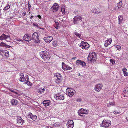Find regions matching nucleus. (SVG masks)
Wrapping results in <instances>:
<instances>
[{"instance_id": "nucleus-1", "label": "nucleus", "mask_w": 128, "mask_h": 128, "mask_svg": "<svg viewBox=\"0 0 128 128\" xmlns=\"http://www.w3.org/2000/svg\"><path fill=\"white\" fill-rule=\"evenodd\" d=\"M20 78L19 79L20 81L22 82H25V83L29 86H30L32 85V84L28 80L29 78L28 75H26V76L24 77V74L22 73L20 74Z\"/></svg>"}, {"instance_id": "nucleus-2", "label": "nucleus", "mask_w": 128, "mask_h": 128, "mask_svg": "<svg viewBox=\"0 0 128 128\" xmlns=\"http://www.w3.org/2000/svg\"><path fill=\"white\" fill-rule=\"evenodd\" d=\"M40 56L45 61H48L50 59V56L48 52L46 51H42L40 52Z\"/></svg>"}, {"instance_id": "nucleus-3", "label": "nucleus", "mask_w": 128, "mask_h": 128, "mask_svg": "<svg viewBox=\"0 0 128 128\" xmlns=\"http://www.w3.org/2000/svg\"><path fill=\"white\" fill-rule=\"evenodd\" d=\"M96 54L95 52L90 53L88 58V61L91 62H96Z\"/></svg>"}, {"instance_id": "nucleus-4", "label": "nucleus", "mask_w": 128, "mask_h": 128, "mask_svg": "<svg viewBox=\"0 0 128 128\" xmlns=\"http://www.w3.org/2000/svg\"><path fill=\"white\" fill-rule=\"evenodd\" d=\"M40 34L36 32L34 33L32 36V40L36 43L40 42L39 40Z\"/></svg>"}, {"instance_id": "nucleus-5", "label": "nucleus", "mask_w": 128, "mask_h": 128, "mask_svg": "<svg viewBox=\"0 0 128 128\" xmlns=\"http://www.w3.org/2000/svg\"><path fill=\"white\" fill-rule=\"evenodd\" d=\"M88 113V112L86 109H84L83 108L80 109L78 110V115L80 116H82L83 117H84L85 116L84 114H87Z\"/></svg>"}, {"instance_id": "nucleus-6", "label": "nucleus", "mask_w": 128, "mask_h": 128, "mask_svg": "<svg viewBox=\"0 0 128 128\" xmlns=\"http://www.w3.org/2000/svg\"><path fill=\"white\" fill-rule=\"evenodd\" d=\"M75 92V90L72 89L68 88L66 90V94L71 97L74 95Z\"/></svg>"}, {"instance_id": "nucleus-7", "label": "nucleus", "mask_w": 128, "mask_h": 128, "mask_svg": "<svg viewBox=\"0 0 128 128\" xmlns=\"http://www.w3.org/2000/svg\"><path fill=\"white\" fill-rule=\"evenodd\" d=\"M111 122L110 120H104L102 124H101V126L107 128L111 124Z\"/></svg>"}, {"instance_id": "nucleus-8", "label": "nucleus", "mask_w": 128, "mask_h": 128, "mask_svg": "<svg viewBox=\"0 0 128 128\" xmlns=\"http://www.w3.org/2000/svg\"><path fill=\"white\" fill-rule=\"evenodd\" d=\"M80 47L83 49L87 50L90 48V46L87 42H82L80 44Z\"/></svg>"}, {"instance_id": "nucleus-9", "label": "nucleus", "mask_w": 128, "mask_h": 128, "mask_svg": "<svg viewBox=\"0 0 128 128\" xmlns=\"http://www.w3.org/2000/svg\"><path fill=\"white\" fill-rule=\"evenodd\" d=\"M54 97L57 100H61L64 99V94L59 95V94H57L55 95Z\"/></svg>"}, {"instance_id": "nucleus-10", "label": "nucleus", "mask_w": 128, "mask_h": 128, "mask_svg": "<svg viewBox=\"0 0 128 128\" xmlns=\"http://www.w3.org/2000/svg\"><path fill=\"white\" fill-rule=\"evenodd\" d=\"M103 86L102 84H98L95 86L94 88V90L98 92H99L102 89Z\"/></svg>"}, {"instance_id": "nucleus-11", "label": "nucleus", "mask_w": 128, "mask_h": 128, "mask_svg": "<svg viewBox=\"0 0 128 128\" xmlns=\"http://www.w3.org/2000/svg\"><path fill=\"white\" fill-rule=\"evenodd\" d=\"M76 64L78 66L80 65H81L82 67L85 66H86V64L85 62L80 60H78L76 61Z\"/></svg>"}, {"instance_id": "nucleus-12", "label": "nucleus", "mask_w": 128, "mask_h": 128, "mask_svg": "<svg viewBox=\"0 0 128 128\" xmlns=\"http://www.w3.org/2000/svg\"><path fill=\"white\" fill-rule=\"evenodd\" d=\"M74 122L73 120H70L69 121L67 124L68 128H73L74 126Z\"/></svg>"}, {"instance_id": "nucleus-13", "label": "nucleus", "mask_w": 128, "mask_h": 128, "mask_svg": "<svg viewBox=\"0 0 128 128\" xmlns=\"http://www.w3.org/2000/svg\"><path fill=\"white\" fill-rule=\"evenodd\" d=\"M23 39L26 42H30L32 40L31 36L29 34H25L23 38Z\"/></svg>"}, {"instance_id": "nucleus-14", "label": "nucleus", "mask_w": 128, "mask_h": 128, "mask_svg": "<svg viewBox=\"0 0 128 128\" xmlns=\"http://www.w3.org/2000/svg\"><path fill=\"white\" fill-rule=\"evenodd\" d=\"M74 23L77 24L81 21L82 18L80 16H75L74 18Z\"/></svg>"}, {"instance_id": "nucleus-15", "label": "nucleus", "mask_w": 128, "mask_h": 128, "mask_svg": "<svg viewBox=\"0 0 128 128\" xmlns=\"http://www.w3.org/2000/svg\"><path fill=\"white\" fill-rule=\"evenodd\" d=\"M17 122L18 124L20 125H22L24 123V120L20 117L18 118L17 119Z\"/></svg>"}, {"instance_id": "nucleus-16", "label": "nucleus", "mask_w": 128, "mask_h": 128, "mask_svg": "<svg viewBox=\"0 0 128 128\" xmlns=\"http://www.w3.org/2000/svg\"><path fill=\"white\" fill-rule=\"evenodd\" d=\"M53 39V38L51 36H49L44 38V40L47 43H50Z\"/></svg>"}, {"instance_id": "nucleus-17", "label": "nucleus", "mask_w": 128, "mask_h": 128, "mask_svg": "<svg viewBox=\"0 0 128 128\" xmlns=\"http://www.w3.org/2000/svg\"><path fill=\"white\" fill-rule=\"evenodd\" d=\"M59 6L58 4L55 3L53 6L52 7L53 9V11L54 12H57L59 9Z\"/></svg>"}, {"instance_id": "nucleus-18", "label": "nucleus", "mask_w": 128, "mask_h": 128, "mask_svg": "<svg viewBox=\"0 0 128 128\" xmlns=\"http://www.w3.org/2000/svg\"><path fill=\"white\" fill-rule=\"evenodd\" d=\"M112 41V39L111 38L107 40L105 42L104 46L106 47H108L109 45L111 44Z\"/></svg>"}, {"instance_id": "nucleus-19", "label": "nucleus", "mask_w": 128, "mask_h": 128, "mask_svg": "<svg viewBox=\"0 0 128 128\" xmlns=\"http://www.w3.org/2000/svg\"><path fill=\"white\" fill-rule=\"evenodd\" d=\"M28 117L30 118L34 121H35L37 119V116H33L32 114L31 113H30L28 116Z\"/></svg>"}, {"instance_id": "nucleus-20", "label": "nucleus", "mask_w": 128, "mask_h": 128, "mask_svg": "<svg viewBox=\"0 0 128 128\" xmlns=\"http://www.w3.org/2000/svg\"><path fill=\"white\" fill-rule=\"evenodd\" d=\"M10 37V36H6L3 34L2 36H0V40H5L8 38H9Z\"/></svg>"}, {"instance_id": "nucleus-21", "label": "nucleus", "mask_w": 128, "mask_h": 128, "mask_svg": "<svg viewBox=\"0 0 128 128\" xmlns=\"http://www.w3.org/2000/svg\"><path fill=\"white\" fill-rule=\"evenodd\" d=\"M123 94L124 97H128V88H126L124 89Z\"/></svg>"}, {"instance_id": "nucleus-22", "label": "nucleus", "mask_w": 128, "mask_h": 128, "mask_svg": "<svg viewBox=\"0 0 128 128\" xmlns=\"http://www.w3.org/2000/svg\"><path fill=\"white\" fill-rule=\"evenodd\" d=\"M43 103L44 106H47L50 105V102L49 100H45L43 101Z\"/></svg>"}, {"instance_id": "nucleus-23", "label": "nucleus", "mask_w": 128, "mask_h": 128, "mask_svg": "<svg viewBox=\"0 0 128 128\" xmlns=\"http://www.w3.org/2000/svg\"><path fill=\"white\" fill-rule=\"evenodd\" d=\"M91 12L92 13L94 14H100L102 13V12L101 11H98L96 8L92 9L91 11Z\"/></svg>"}, {"instance_id": "nucleus-24", "label": "nucleus", "mask_w": 128, "mask_h": 128, "mask_svg": "<svg viewBox=\"0 0 128 128\" xmlns=\"http://www.w3.org/2000/svg\"><path fill=\"white\" fill-rule=\"evenodd\" d=\"M62 69L64 70H70L72 69V68L68 66L64 65L62 67Z\"/></svg>"}, {"instance_id": "nucleus-25", "label": "nucleus", "mask_w": 128, "mask_h": 128, "mask_svg": "<svg viewBox=\"0 0 128 128\" xmlns=\"http://www.w3.org/2000/svg\"><path fill=\"white\" fill-rule=\"evenodd\" d=\"M61 11L63 14H64L66 13V6L65 5L62 6L61 8Z\"/></svg>"}, {"instance_id": "nucleus-26", "label": "nucleus", "mask_w": 128, "mask_h": 128, "mask_svg": "<svg viewBox=\"0 0 128 128\" xmlns=\"http://www.w3.org/2000/svg\"><path fill=\"white\" fill-rule=\"evenodd\" d=\"M119 24H121L123 20V16L122 15H120L118 16Z\"/></svg>"}, {"instance_id": "nucleus-27", "label": "nucleus", "mask_w": 128, "mask_h": 128, "mask_svg": "<svg viewBox=\"0 0 128 128\" xmlns=\"http://www.w3.org/2000/svg\"><path fill=\"white\" fill-rule=\"evenodd\" d=\"M122 71L125 76H128V73L127 72V69L126 68H124L122 69Z\"/></svg>"}, {"instance_id": "nucleus-28", "label": "nucleus", "mask_w": 128, "mask_h": 128, "mask_svg": "<svg viewBox=\"0 0 128 128\" xmlns=\"http://www.w3.org/2000/svg\"><path fill=\"white\" fill-rule=\"evenodd\" d=\"M12 104L13 105H16L17 104L18 102V101L14 99H12L11 102Z\"/></svg>"}, {"instance_id": "nucleus-29", "label": "nucleus", "mask_w": 128, "mask_h": 128, "mask_svg": "<svg viewBox=\"0 0 128 128\" xmlns=\"http://www.w3.org/2000/svg\"><path fill=\"white\" fill-rule=\"evenodd\" d=\"M2 55H4L6 58H8L9 56V52L6 50L4 51Z\"/></svg>"}, {"instance_id": "nucleus-30", "label": "nucleus", "mask_w": 128, "mask_h": 128, "mask_svg": "<svg viewBox=\"0 0 128 128\" xmlns=\"http://www.w3.org/2000/svg\"><path fill=\"white\" fill-rule=\"evenodd\" d=\"M46 88L45 87L43 88H40V90L38 91V92L40 94H42L46 90Z\"/></svg>"}, {"instance_id": "nucleus-31", "label": "nucleus", "mask_w": 128, "mask_h": 128, "mask_svg": "<svg viewBox=\"0 0 128 128\" xmlns=\"http://www.w3.org/2000/svg\"><path fill=\"white\" fill-rule=\"evenodd\" d=\"M54 76L56 77L57 78L62 79V76L58 73H56L54 75Z\"/></svg>"}, {"instance_id": "nucleus-32", "label": "nucleus", "mask_w": 128, "mask_h": 128, "mask_svg": "<svg viewBox=\"0 0 128 128\" xmlns=\"http://www.w3.org/2000/svg\"><path fill=\"white\" fill-rule=\"evenodd\" d=\"M118 7V8H121L122 5V1H120V2L117 4Z\"/></svg>"}, {"instance_id": "nucleus-33", "label": "nucleus", "mask_w": 128, "mask_h": 128, "mask_svg": "<svg viewBox=\"0 0 128 128\" xmlns=\"http://www.w3.org/2000/svg\"><path fill=\"white\" fill-rule=\"evenodd\" d=\"M10 6L9 5V4H7L6 6L4 8V10H7L10 9Z\"/></svg>"}, {"instance_id": "nucleus-34", "label": "nucleus", "mask_w": 128, "mask_h": 128, "mask_svg": "<svg viewBox=\"0 0 128 128\" xmlns=\"http://www.w3.org/2000/svg\"><path fill=\"white\" fill-rule=\"evenodd\" d=\"M52 45L55 47L57 46H58L57 42L56 41H54L52 43Z\"/></svg>"}, {"instance_id": "nucleus-35", "label": "nucleus", "mask_w": 128, "mask_h": 128, "mask_svg": "<svg viewBox=\"0 0 128 128\" xmlns=\"http://www.w3.org/2000/svg\"><path fill=\"white\" fill-rule=\"evenodd\" d=\"M14 40L15 41H18V42H23V40H22L21 39L18 38H16L14 39Z\"/></svg>"}, {"instance_id": "nucleus-36", "label": "nucleus", "mask_w": 128, "mask_h": 128, "mask_svg": "<svg viewBox=\"0 0 128 128\" xmlns=\"http://www.w3.org/2000/svg\"><path fill=\"white\" fill-rule=\"evenodd\" d=\"M114 105V102H110L109 103H108L107 104V106L108 107L110 106H113Z\"/></svg>"}, {"instance_id": "nucleus-37", "label": "nucleus", "mask_w": 128, "mask_h": 128, "mask_svg": "<svg viewBox=\"0 0 128 128\" xmlns=\"http://www.w3.org/2000/svg\"><path fill=\"white\" fill-rule=\"evenodd\" d=\"M61 79L57 78L55 82L57 84H59L61 82Z\"/></svg>"}, {"instance_id": "nucleus-38", "label": "nucleus", "mask_w": 128, "mask_h": 128, "mask_svg": "<svg viewBox=\"0 0 128 128\" xmlns=\"http://www.w3.org/2000/svg\"><path fill=\"white\" fill-rule=\"evenodd\" d=\"M116 48L117 50L120 51L121 49V47L119 45H117L116 46Z\"/></svg>"}, {"instance_id": "nucleus-39", "label": "nucleus", "mask_w": 128, "mask_h": 128, "mask_svg": "<svg viewBox=\"0 0 128 128\" xmlns=\"http://www.w3.org/2000/svg\"><path fill=\"white\" fill-rule=\"evenodd\" d=\"M6 46V44L3 42L0 44V46L5 47Z\"/></svg>"}, {"instance_id": "nucleus-40", "label": "nucleus", "mask_w": 128, "mask_h": 128, "mask_svg": "<svg viewBox=\"0 0 128 128\" xmlns=\"http://www.w3.org/2000/svg\"><path fill=\"white\" fill-rule=\"evenodd\" d=\"M74 34L77 37H78L79 38H80L81 36L80 34H78L77 32H74Z\"/></svg>"}, {"instance_id": "nucleus-41", "label": "nucleus", "mask_w": 128, "mask_h": 128, "mask_svg": "<svg viewBox=\"0 0 128 128\" xmlns=\"http://www.w3.org/2000/svg\"><path fill=\"white\" fill-rule=\"evenodd\" d=\"M114 114H118L121 113V112H118L116 111L114 112Z\"/></svg>"}, {"instance_id": "nucleus-42", "label": "nucleus", "mask_w": 128, "mask_h": 128, "mask_svg": "<svg viewBox=\"0 0 128 128\" xmlns=\"http://www.w3.org/2000/svg\"><path fill=\"white\" fill-rule=\"evenodd\" d=\"M9 90L11 92H14V93H15V94H18V93H17V92H15V91L12 90V89H9Z\"/></svg>"}, {"instance_id": "nucleus-43", "label": "nucleus", "mask_w": 128, "mask_h": 128, "mask_svg": "<svg viewBox=\"0 0 128 128\" xmlns=\"http://www.w3.org/2000/svg\"><path fill=\"white\" fill-rule=\"evenodd\" d=\"M110 62L111 64H115V61L112 59L110 60Z\"/></svg>"}, {"instance_id": "nucleus-44", "label": "nucleus", "mask_w": 128, "mask_h": 128, "mask_svg": "<svg viewBox=\"0 0 128 128\" xmlns=\"http://www.w3.org/2000/svg\"><path fill=\"white\" fill-rule=\"evenodd\" d=\"M26 14V12H24L22 14L23 16H25Z\"/></svg>"}, {"instance_id": "nucleus-45", "label": "nucleus", "mask_w": 128, "mask_h": 128, "mask_svg": "<svg viewBox=\"0 0 128 128\" xmlns=\"http://www.w3.org/2000/svg\"><path fill=\"white\" fill-rule=\"evenodd\" d=\"M4 50H1V49H0V53H2L1 54H3V53L4 52Z\"/></svg>"}, {"instance_id": "nucleus-46", "label": "nucleus", "mask_w": 128, "mask_h": 128, "mask_svg": "<svg viewBox=\"0 0 128 128\" xmlns=\"http://www.w3.org/2000/svg\"><path fill=\"white\" fill-rule=\"evenodd\" d=\"M81 101H82V99L80 98L78 99L77 100V101L78 102H80Z\"/></svg>"}, {"instance_id": "nucleus-47", "label": "nucleus", "mask_w": 128, "mask_h": 128, "mask_svg": "<svg viewBox=\"0 0 128 128\" xmlns=\"http://www.w3.org/2000/svg\"><path fill=\"white\" fill-rule=\"evenodd\" d=\"M6 47L7 48H10L11 47V46L6 44Z\"/></svg>"}, {"instance_id": "nucleus-48", "label": "nucleus", "mask_w": 128, "mask_h": 128, "mask_svg": "<svg viewBox=\"0 0 128 128\" xmlns=\"http://www.w3.org/2000/svg\"><path fill=\"white\" fill-rule=\"evenodd\" d=\"M31 8V5H30V4H29V3H28V8L29 10H30V8Z\"/></svg>"}, {"instance_id": "nucleus-49", "label": "nucleus", "mask_w": 128, "mask_h": 128, "mask_svg": "<svg viewBox=\"0 0 128 128\" xmlns=\"http://www.w3.org/2000/svg\"><path fill=\"white\" fill-rule=\"evenodd\" d=\"M56 23V26H58L59 23L58 22H56V21H54Z\"/></svg>"}, {"instance_id": "nucleus-50", "label": "nucleus", "mask_w": 128, "mask_h": 128, "mask_svg": "<svg viewBox=\"0 0 128 128\" xmlns=\"http://www.w3.org/2000/svg\"><path fill=\"white\" fill-rule=\"evenodd\" d=\"M34 17V16L32 15H31V16L30 17V19L32 20Z\"/></svg>"}, {"instance_id": "nucleus-51", "label": "nucleus", "mask_w": 128, "mask_h": 128, "mask_svg": "<svg viewBox=\"0 0 128 128\" xmlns=\"http://www.w3.org/2000/svg\"><path fill=\"white\" fill-rule=\"evenodd\" d=\"M33 25L34 26H38V24H34V23L33 24Z\"/></svg>"}, {"instance_id": "nucleus-52", "label": "nucleus", "mask_w": 128, "mask_h": 128, "mask_svg": "<svg viewBox=\"0 0 128 128\" xmlns=\"http://www.w3.org/2000/svg\"><path fill=\"white\" fill-rule=\"evenodd\" d=\"M62 67H63V66H64V65H66L65 64V63L64 62H62Z\"/></svg>"}, {"instance_id": "nucleus-53", "label": "nucleus", "mask_w": 128, "mask_h": 128, "mask_svg": "<svg viewBox=\"0 0 128 128\" xmlns=\"http://www.w3.org/2000/svg\"><path fill=\"white\" fill-rule=\"evenodd\" d=\"M38 17L40 19L41 18V17L40 15H39L38 16Z\"/></svg>"}, {"instance_id": "nucleus-54", "label": "nucleus", "mask_w": 128, "mask_h": 128, "mask_svg": "<svg viewBox=\"0 0 128 128\" xmlns=\"http://www.w3.org/2000/svg\"><path fill=\"white\" fill-rule=\"evenodd\" d=\"M55 27L56 29H58V26H55Z\"/></svg>"}, {"instance_id": "nucleus-55", "label": "nucleus", "mask_w": 128, "mask_h": 128, "mask_svg": "<svg viewBox=\"0 0 128 128\" xmlns=\"http://www.w3.org/2000/svg\"><path fill=\"white\" fill-rule=\"evenodd\" d=\"M76 58V57H74L72 59V60H75Z\"/></svg>"}, {"instance_id": "nucleus-56", "label": "nucleus", "mask_w": 128, "mask_h": 128, "mask_svg": "<svg viewBox=\"0 0 128 128\" xmlns=\"http://www.w3.org/2000/svg\"><path fill=\"white\" fill-rule=\"evenodd\" d=\"M47 128H52L51 127H49V126H48L47 127Z\"/></svg>"}, {"instance_id": "nucleus-57", "label": "nucleus", "mask_w": 128, "mask_h": 128, "mask_svg": "<svg viewBox=\"0 0 128 128\" xmlns=\"http://www.w3.org/2000/svg\"><path fill=\"white\" fill-rule=\"evenodd\" d=\"M126 120H127V121H128V118H126Z\"/></svg>"}, {"instance_id": "nucleus-58", "label": "nucleus", "mask_w": 128, "mask_h": 128, "mask_svg": "<svg viewBox=\"0 0 128 128\" xmlns=\"http://www.w3.org/2000/svg\"><path fill=\"white\" fill-rule=\"evenodd\" d=\"M2 16V14H0V17L1 16Z\"/></svg>"}, {"instance_id": "nucleus-59", "label": "nucleus", "mask_w": 128, "mask_h": 128, "mask_svg": "<svg viewBox=\"0 0 128 128\" xmlns=\"http://www.w3.org/2000/svg\"><path fill=\"white\" fill-rule=\"evenodd\" d=\"M30 12L29 14H28V15H30Z\"/></svg>"}, {"instance_id": "nucleus-60", "label": "nucleus", "mask_w": 128, "mask_h": 128, "mask_svg": "<svg viewBox=\"0 0 128 128\" xmlns=\"http://www.w3.org/2000/svg\"><path fill=\"white\" fill-rule=\"evenodd\" d=\"M57 123L58 124V125H59V123Z\"/></svg>"}]
</instances>
